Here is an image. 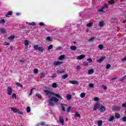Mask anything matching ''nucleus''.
Returning <instances> with one entry per match:
<instances>
[{
    "label": "nucleus",
    "instance_id": "1",
    "mask_svg": "<svg viewBox=\"0 0 126 126\" xmlns=\"http://www.w3.org/2000/svg\"><path fill=\"white\" fill-rule=\"evenodd\" d=\"M44 92L45 93V95L47 96V97H49V98H50V97H52V96L54 95L56 97H57V98H60V99H63V98L61 97L59 94H55L47 90H45Z\"/></svg>",
    "mask_w": 126,
    "mask_h": 126
},
{
    "label": "nucleus",
    "instance_id": "2",
    "mask_svg": "<svg viewBox=\"0 0 126 126\" xmlns=\"http://www.w3.org/2000/svg\"><path fill=\"white\" fill-rule=\"evenodd\" d=\"M7 94L9 95H11L12 93V89L10 87H8L7 88Z\"/></svg>",
    "mask_w": 126,
    "mask_h": 126
},
{
    "label": "nucleus",
    "instance_id": "3",
    "mask_svg": "<svg viewBox=\"0 0 126 126\" xmlns=\"http://www.w3.org/2000/svg\"><path fill=\"white\" fill-rule=\"evenodd\" d=\"M69 83L70 84H73L74 85H76V84H79V82L78 81H75V80L69 81Z\"/></svg>",
    "mask_w": 126,
    "mask_h": 126
},
{
    "label": "nucleus",
    "instance_id": "4",
    "mask_svg": "<svg viewBox=\"0 0 126 126\" xmlns=\"http://www.w3.org/2000/svg\"><path fill=\"white\" fill-rule=\"evenodd\" d=\"M101 107V105L99 103H96L94 107V111H96V110H97V109H99V108H100Z\"/></svg>",
    "mask_w": 126,
    "mask_h": 126
},
{
    "label": "nucleus",
    "instance_id": "5",
    "mask_svg": "<svg viewBox=\"0 0 126 126\" xmlns=\"http://www.w3.org/2000/svg\"><path fill=\"white\" fill-rule=\"evenodd\" d=\"M105 59H106V57L105 56L101 57L99 59L97 60L96 62L97 63H102V62H103L104 60H105Z\"/></svg>",
    "mask_w": 126,
    "mask_h": 126
},
{
    "label": "nucleus",
    "instance_id": "6",
    "mask_svg": "<svg viewBox=\"0 0 126 126\" xmlns=\"http://www.w3.org/2000/svg\"><path fill=\"white\" fill-rule=\"evenodd\" d=\"M85 58V55H81L77 57V60L78 61H80Z\"/></svg>",
    "mask_w": 126,
    "mask_h": 126
},
{
    "label": "nucleus",
    "instance_id": "7",
    "mask_svg": "<svg viewBox=\"0 0 126 126\" xmlns=\"http://www.w3.org/2000/svg\"><path fill=\"white\" fill-rule=\"evenodd\" d=\"M105 8H108V4H105L101 8V9L98 10V11L104 12L103 10L105 9Z\"/></svg>",
    "mask_w": 126,
    "mask_h": 126
},
{
    "label": "nucleus",
    "instance_id": "8",
    "mask_svg": "<svg viewBox=\"0 0 126 126\" xmlns=\"http://www.w3.org/2000/svg\"><path fill=\"white\" fill-rule=\"evenodd\" d=\"M62 63H63V62H61L60 61L54 62V65L55 66H58V65H60V64H62Z\"/></svg>",
    "mask_w": 126,
    "mask_h": 126
},
{
    "label": "nucleus",
    "instance_id": "9",
    "mask_svg": "<svg viewBox=\"0 0 126 126\" xmlns=\"http://www.w3.org/2000/svg\"><path fill=\"white\" fill-rule=\"evenodd\" d=\"M51 101H53V102H55V103H58V102H59V99L56 97H51Z\"/></svg>",
    "mask_w": 126,
    "mask_h": 126
},
{
    "label": "nucleus",
    "instance_id": "10",
    "mask_svg": "<svg viewBox=\"0 0 126 126\" xmlns=\"http://www.w3.org/2000/svg\"><path fill=\"white\" fill-rule=\"evenodd\" d=\"M19 109H17L16 108H14V107H11V111H13V113H17V112L18 111Z\"/></svg>",
    "mask_w": 126,
    "mask_h": 126
},
{
    "label": "nucleus",
    "instance_id": "11",
    "mask_svg": "<svg viewBox=\"0 0 126 126\" xmlns=\"http://www.w3.org/2000/svg\"><path fill=\"white\" fill-rule=\"evenodd\" d=\"M61 106H62V111L64 112V111H65V107H66V105H65V104L62 103L61 104Z\"/></svg>",
    "mask_w": 126,
    "mask_h": 126
},
{
    "label": "nucleus",
    "instance_id": "12",
    "mask_svg": "<svg viewBox=\"0 0 126 126\" xmlns=\"http://www.w3.org/2000/svg\"><path fill=\"white\" fill-rule=\"evenodd\" d=\"M99 110H100V112H105V110H106V108L103 106L100 105Z\"/></svg>",
    "mask_w": 126,
    "mask_h": 126
},
{
    "label": "nucleus",
    "instance_id": "13",
    "mask_svg": "<svg viewBox=\"0 0 126 126\" xmlns=\"http://www.w3.org/2000/svg\"><path fill=\"white\" fill-rule=\"evenodd\" d=\"M60 120V123H61L62 125H64V121L63 120V117H60L59 118Z\"/></svg>",
    "mask_w": 126,
    "mask_h": 126
},
{
    "label": "nucleus",
    "instance_id": "14",
    "mask_svg": "<svg viewBox=\"0 0 126 126\" xmlns=\"http://www.w3.org/2000/svg\"><path fill=\"white\" fill-rule=\"evenodd\" d=\"M49 104L50 106H54L55 105V103L54 102V101L51 100V98H50V100L49 101Z\"/></svg>",
    "mask_w": 126,
    "mask_h": 126
},
{
    "label": "nucleus",
    "instance_id": "15",
    "mask_svg": "<svg viewBox=\"0 0 126 126\" xmlns=\"http://www.w3.org/2000/svg\"><path fill=\"white\" fill-rule=\"evenodd\" d=\"M14 38H15V36L11 35L8 37V40H10V41H13V40H14Z\"/></svg>",
    "mask_w": 126,
    "mask_h": 126
},
{
    "label": "nucleus",
    "instance_id": "16",
    "mask_svg": "<svg viewBox=\"0 0 126 126\" xmlns=\"http://www.w3.org/2000/svg\"><path fill=\"white\" fill-rule=\"evenodd\" d=\"M27 24L28 25H31L32 26H35L36 25V23L35 22H32V23L26 22Z\"/></svg>",
    "mask_w": 126,
    "mask_h": 126
},
{
    "label": "nucleus",
    "instance_id": "17",
    "mask_svg": "<svg viewBox=\"0 0 126 126\" xmlns=\"http://www.w3.org/2000/svg\"><path fill=\"white\" fill-rule=\"evenodd\" d=\"M115 117L116 119H120V118H121V115H120L119 113H116L115 114Z\"/></svg>",
    "mask_w": 126,
    "mask_h": 126
},
{
    "label": "nucleus",
    "instance_id": "18",
    "mask_svg": "<svg viewBox=\"0 0 126 126\" xmlns=\"http://www.w3.org/2000/svg\"><path fill=\"white\" fill-rule=\"evenodd\" d=\"M66 111H67V113L71 112L72 111V107L71 106L68 107Z\"/></svg>",
    "mask_w": 126,
    "mask_h": 126
},
{
    "label": "nucleus",
    "instance_id": "19",
    "mask_svg": "<svg viewBox=\"0 0 126 126\" xmlns=\"http://www.w3.org/2000/svg\"><path fill=\"white\" fill-rule=\"evenodd\" d=\"M12 14V12L11 11H9L8 13L5 15L6 17H9V15H11Z\"/></svg>",
    "mask_w": 126,
    "mask_h": 126
},
{
    "label": "nucleus",
    "instance_id": "20",
    "mask_svg": "<svg viewBox=\"0 0 126 126\" xmlns=\"http://www.w3.org/2000/svg\"><path fill=\"white\" fill-rule=\"evenodd\" d=\"M88 74H93L94 73V70L93 69H90L88 71Z\"/></svg>",
    "mask_w": 126,
    "mask_h": 126
},
{
    "label": "nucleus",
    "instance_id": "21",
    "mask_svg": "<svg viewBox=\"0 0 126 126\" xmlns=\"http://www.w3.org/2000/svg\"><path fill=\"white\" fill-rule=\"evenodd\" d=\"M114 111H120V110H121V107H120V106H115L114 108Z\"/></svg>",
    "mask_w": 126,
    "mask_h": 126
},
{
    "label": "nucleus",
    "instance_id": "22",
    "mask_svg": "<svg viewBox=\"0 0 126 126\" xmlns=\"http://www.w3.org/2000/svg\"><path fill=\"white\" fill-rule=\"evenodd\" d=\"M57 72H58V73H64L65 70L64 69H62V70H58Z\"/></svg>",
    "mask_w": 126,
    "mask_h": 126
},
{
    "label": "nucleus",
    "instance_id": "23",
    "mask_svg": "<svg viewBox=\"0 0 126 126\" xmlns=\"http://www.w3.org/2000/svg\"><path fill=\"white\" fill-rule=\"evenodd\" d=\"M70 49L71 50H72V51H75L76 49H77V48L76 47V46L73 45L70 47Z\"/></svg>",
    "mask_w": 126,
    "mask_h": 126
},
{
    "label": "nucleus",
    "instance_id": "24",
    "mask_svg": "<svg viewBox=\"0 0 126 126\" xmlns=\"http://www.w3.org/2000/svg\"><path fill=\"white\" fill-rule=\"evenodd\" d=\"M24 44L26 47H28V45H29V41H28V40H25Z\"/></svg>",
    "mask_w": 126,
    "mask_h": 126
},
{
    "label": "nucleus",
    "instance_id": "25",
    "mask_svg": "<svg viewBox=\"0 0 126 126\" xmlns=\"http://www.w3.org/2000/svg\"><path fill=\"white\" fill-rule=\"evenodd\" d=\"M99 26L100 27H103L104 26V21H100L99 23Z\"/></svg>",
    "mask_w": 126,
    "mask_h": 126
},
{
    "label": "nucleus",
    "instance_id": "26",
    "mask_svg": "<svg viewBox=\"0 0 126 126\" xmlns=\"http://www.w3.org/2000/svg\"><path fill=\"white\" fill-rule=\"evenodd\" d=\"M0 31L2 34H4L5 33V29L3 28H1L0 29Z\"/></svg>",
    "mask_w": 126,
    "mask_h": 126
},
{
    "label": "nucleus",
    "instance_id": "27",
    "mask_svg": "<svg viewBox=\"0 0 126 126\" xmlns=\"http://www.w3.org/2000/svg\"><path fill=\"white\" fill-rule=\"evenodd\" d=\"M86 95V94L85 93H81L80 96L81 98H84V97H85Z\"/></svg>",
    "mask_w": 126,
    "mask_h": 126
},
{
    "label": "nucleus",
    "instance_id": "28",
    "mask_svg": "<svg viewBox=\"0 0 126 126\" xmlns=\"http://www.w3.org/2000/svg\"><path fill=\"white\" fill-rule=\"evenodd\" d=\"M114 120H115V117L114 116H112L108 119V121L109 122H113Z\"/></svg>",
    "mask_w": 126,
    "mask_h": 126
},
{
    "label": "nucleus",
    "instance_id": "29",
    "mask_svg": "<svg viewBox=\"0 0 126 126\" xmlns=\"http://www.w3.org/2000/svg\"><path fill=\"white\" fill-rule=\"evenodd\" d=\"M27 113H30L31 112V108H30V106H28L27 107Z\"/></svg>",
    "mask_w": 126,
    "mask_h": 126
},
{
    "label": "nucleus",
    "instance_id": "30",
    "mask_svg": "<svg viewBox=\"0 0 126 126\" xmlns=\"http://www.w3.org/2000/svg\"><path fill=\"white\" fill-rule=\"evenodd\" d=\"M74 117L75 118H80V114H78V112H76Z\"/></svg>",
    "mask_w": 126,
    "mask_h": 126
},
{
    "label": "nucleus",
    "instance_id": "31",
    "mask_svg": "<svg viewBox=\"0 0 126 126\" xmlns=\"http://www.w3.org/2000/svg\"><path fill=\"white\" fill-rule=\"evenodd\" d=\"M38 51H39V52H43V51H44L45 49H44V48H43L42 47H38Z\"/></svg>",
    "mask_w": 126,
    "mask_h": 126
},
{
    "label": "nucleus",
    "instance_id": "32",
    "mask_svg": "<svg viewBox=\"0 0 126 126\" xmlns=\"http://www.w3.org/2000/svg\"><path fill=\"white\" fill-rule=\"evenodd\" d=\"M97 124L98 126H102V124H103V122H102V121H98Z\"/></svg>",
    "mask_w": 126,
    "mask_h": 126
},
{
    "label": "nucleus",
    "instance_id": "33",
    "mask_svg": "<svg viewBox=\"0 0 126 126\" xmlns=\"http://www.w3.org/2000/svg\"><path fill=\"white\" fill-rule=\"evenodd\" d=\"M33 49L35 51H37V50H38L39 49V46H38V45H34L33 46Z\"/></svg>",
    "mask_w": 126,
    "mask_h": 126
},
{
    "label": "nucleus",
    "instance_id": "34",
    "mask_svg": "<svg viewBox=\"0 0 126 126\" xmlns=\"http://www.w3.org/2000/svg\"><path fill=\"white\" fill-rule=\"evenodd\" d=\"M57 87H58V85H57V83H54L52 84V87H53V88H57Z\"/></svg>",
    "mask_w": 126,
    "mask_h": 126
},
{
    "label": "nucleus",
    "instance_id": "35",
    "mask_svg": "<svg viewBox=\"0 0 126 126\" xmlns=\"http://www.w3.org/2000/svg\"><path fill=\"white\" fill-rule=\"evenodd\" d=\"M16 85L19 86V87H21V88H23V86H22V85L19 83H16Z\"/></svg>",
    "mask_w": 126,
    "mask_h": 126
},
{
    "label": "nucleus",
    "instance_id": "36",
    "mask_svg": "<svg viewBox=\"0 0 126 126\" xmlns=\"http://www.w3.org/2000/svg\"><path fill=\"white\" fill-rule=\"evenodd\" d=\"M108 2L111 5L114 4V3H115V0H109Z\"/></svg>",
    "mask_w": 126,
    "mask_h": 126
},
{
    "label": "nucleus",
    "instance_id": "37",
    "mask_svg": "<svg viewBox=\"0 0 126 126\" xmlns=\"http://www.w3.org/2000/svg\"><path fill=\"white\" fill-rule=\"evenodd\" d=\"M62 78L63 79H65V78H67V74H64L63 76H62Z\"/></svg>",
    "mask_w": 126,
    "mask_h": 126
},
{
    "label": "nucleus",
    "instance_id": "38",
    "mask_svg": "<svg viewBox=\"0 0 126 126\" xmlns=\"http://www.w3.org/2000/svg\"><path fill=\"white\" fill-rule=\"evenodd\" d=\"M98 48L100 50H103V49L104 48V46H103L102 44H100L98 45Z\"/></svg>",
    "mask_w": 126,
    "mask_h": 126
},
{
    "label": "nucleus",
    "instance_id": "39",
    "mask_svg": "<svg viewBox=\"0 0 126 126\" xmlns=\"http://www.w3.org/2000/svg\"><path fill=\"white\" fill-rule=\"evenodd\" d=\"M65 56L64 55H61L60 57V60H63V59L65 58Z\"/></svg>",
    "mask_w": 126,
    "mask_h": 126
},
{
    "label": "nucleus",
    "instance_id": "40",
    "mask_svg": "<svg viewBox=\"0 0 126 126\" xmlns=\"http://www.w3.org/2000/svg\"><path fill=\"white\" fill-rule=\"evenodd\" d=\"M39 71L38 70V69H34L33 70V73H34L35 74H37V73H38V72Z\"/></svg>",
    "mask_w": 126,
    "mask_h": 126
},
{
    "label": "nucleus",
    "instance_id": "41",
    "mask_svg": "<svg viewBox=\"0 0 126 126\" xmlns=\"http://www.w3.org/2000/svg\"><path fill=\"white\" fill-rule=\"evenodd\" d=\"M71 99V95L70 94L67 95V99L70 100Z\"/></svg>",
    "mask_w": 126,
    "mask_h": 126
},
{
    "label": "nucleus",
    "instance_id": "42",
    "mask_svg": "<svg viewBox=\"0 0 126 126\" xmlns=\"http://www.w3.org/2000/svg\"><path fill=\"white\" fill-rule=\"evenodd\" d=\"M93 24L92 23H89L87 24V27H91L92 26Z\"/></svg>",
    "mask_w": 126,
    "mask_h": 126
},
{
    "label": "nucleus",
    "instance_id": "43",
    "mask_svg": "<svg viewBox=\"0 0 126 126\" xmlns=\"http://www.w3.org/2000/svg\"><path fill=\"white\" fill-rule=\"evenodd\" d=\"M35 88H32L31 90V93L29 94L30 96H31V95H32V93L33 92V91L34 90Z\"/></svg>",
    "mask_w": 126,
    "mask_h": 126
},
{
    "label": "nucleus",
    "instance_id": "44",
    "mask_svg": "<svg viewBox=\"0 0 126 126\" xmlns=\"http://www.w3.org/2000/svg\"><path fill=\"white\" fill-rule=\"evenodd\" d=\"M0 23L3 24L4 23H5V20H4V19H2L0 21Z\"/></svg>",
    "mask_w": 126,
    "mask_h": 126
},
{
    "label": "nucleus",
    "instance_id": "45",
    "mask_svg": "<svg viewBox=\"0 0 126 126\" xmlns=\"http://www.w3.org/2000/svg\"><path fill=\"white\" fill-rule=\"evenodd\" d=\"M102 88H103V89H104V90H107V86H105V85H102L101 86Z\"/></svg>",
    "mask_w": 126,
    "mask_h": 126
},
{
    "label": "nucleus",
    "instance_id": "46",
    "mask_svg": "<svg viewBox=\"0 0 126 126\" xmlns=\"http://www.w3.org/2000/svg\"><path fill=\"white\" fill-rule=\"evenodd\" d=\"M110 67H111V64H108L106 65V69H109V68H110Z\"/></svg>",
    "mask_w": 126,
    "mask_h": 126
},
{
    "label": "nucleus",
    "instance_id": "47",
    "mask_svg": "<svg viewBox=\"0 0 126 126\" xmlns=\"http://www.w3.org/2000/svg\"><path fill=\"white\" fill-rule=\"evenodd\" d=\"M43 77H45V74L44 73H41L40 75V78H43Z\"/></svg>",
    "mask_w": 126,
    "mask_h": 126
},
{
    "label": "nucleus",
    "instance_id": "48",
    "mask_svg": "<svg viewBox=\"0 0 126 126\" xmlns=\"http://www.w3.org/2000/svg\"><path fill=\"white\" fill-rule=\"evenodd\" d=\"M17 113H19L20 115H23V112L20 111L19 109L18 110Z\"/></svg>",
    "mask_w": 126,
    "mask_h": 126
},
{
    "label": "nucleus",
    "instance_id": "49",
    "mask_svg": "<svg viewBox=\"0 0 126 126\" xmlns=\"http://www.w3.org/2000/svg\"><path fill=\"white\" fill-rule=\"evenodd\" d=\"M35 95L36 96V97H37V98H38V99H40L41 97V94H36Z\"/></svg>",
    "mask_w": 126,
    "mask_h": 126
},
{
    "label": "nucleus",
    "instance_id": "50",
    "mask_svg": "<svg viewBox=\"0 0 126 126\" xmlns=\"http://www.w3.org/2000/svg\"><path fill=\"white\" fill-rule=\"evenodd\" d=\"M87 62H89V63H92V59L89 58L87 59Z\"/></svg>",
    "mask_w": 126,
    "mask_h": 126
},
{
    "label": "nucleus",
    "instance_id": "51",
    "mask_svg": "<svg viewBox=\"0 0 126 126\" xmlns=\"http://www.w3.org/2000/svg\"><path fill=\"white\" fill-rule=\"evenodd\" d=\"M89 87H90V88H93V87H94V85L92 83L90 84Z\"/></svg>",
    "mask_w": 126,
    "mask_h": 126
},
{
    "label": "nucleus",
    "instance_id": "52",
    "mask_svg": "<svg viewBox=\"0 0 126 126\" xmlns=\"http://www.w3.org/2000/svg\"><path fill=\"white\" fill-rule=\"evenodd\" d=\"M53 49V45H50L48 47V50H52Z\"/></svg>",
    "mask_w": 126,
    "mask_h": 126
},
{
    "label": "nucleus",
    "instance_id": "53",
    "mask_svg": "<svg viewBox=\"0 0 126 126\" xmlns=\"http://www.w3.org/2000/svg\"><path fill=\"white\" fill-rule=\"evenodd\" d=\"M83 65L87 66L88 65V63L87 62H85L83 63Z\"/></svg>",
    "mask_w": 126,
    "mask_h": 126
},
{
    "label": "nucleus",
    "instance_id": "54",
    "mask_svg": "<svg viewBox=\"0 0 126 126\" xmlns=\"http://www.w3.org/2000/svg\"><path fill=\"white\" fill-rule=\"evenodd\" d=\"M3 45H4V46H9V43L7 42H5L3 43Z\"/></svg>",
    "mask_w": 126,
    "mask_h": 126
},
{
    "label": "nucleus",
    "instance_id": "55",
    "mask_svg": "<svg viewBox=\"0 0 126 126\" xmlns=\"http://www.w3.org/2000/svg\"><path fill=\"white\" fill-rule=\"evenodd\" d=\"M60 50H62V47L59 46L56 48V51H60Z\"/></svg>",
    "mask_w": 126,
    "mask_h": 126
},
{
    "label": "nucleus",
    "instance_id": "56",
    "mask_svg": "<svg viewBox=\"0 0 126 126\" xmlns=\"http://www.w3.org/2000/svg\"><path fill=\"white\" fill-rule=\"evenodd\" d=\"M12 97L14 98V99H15L16 98V94H13L12 95Z\"/></svg>",
    "mask_w": 126,
    "mask_h": 126
},
{
    "label": "nucleus",
    "instance_id": "57",
    "mask_svg": "<svg viewBox=\"0 0 126 126\" xmlns=\"http://www.w3.org/2000/svg\"><path fill=\"white\" fill-rule=\"evenodd\" d=\"M52 78H55V77H57V74H54L51 76Z\"/></svg>",
    "mask_w": 126,
    "mask_h": 126
},
{
    "label": "nucleus",
    "instance_id": "58",
    "mask_svg": "<svg viewBox=\"0 0 126 126\" xmlns=\"http://www.w3.org/2000/svg\"><path fill=\"white\" fill-rule=\"evenodd\" d=\"M121 61H122V62H126V56L124 58L122 59Z\"/></svg>",
    "mask_w": 126,
    "mask_h": 126
},
{
    "label": "nucleus",
    "instance_id": "59",
    "mask_svg": "<svg viewBox=\"0 0 126 126\" xmlns=\"http://www.w3.org/2000/svg\"><path fill=\"white\" fill-rule=\"evenodd\" d=\"M39 25H40V26H44V25H45V24H44L42 22H40V23H39Z\"/></svg>",
    "mask_w": 126,
    "mask_h": 126
},
{
    "label": "nucleus",
    "instance_id": "60",
    "mask_svg": "<svg viewBox=\"0 0 126 126\" xmlns=\"http://www.w3.org/2000/svg\"><path fill=\"white\" fill-rule=\"evenodd\" d=\"M125 77H126V75L124 76L122 79H120V81H123L124 79H125Z\"/></svg>",
    "mask_w": 126,
    "mask_h": 126
},
{
    "label": "nucleus",
    "instance_id": "61",
    "mask_svg": "<svg viewBox=\"0 0 126 126\" xmlns=\"http://www.w3.org/2000/svg\"><path fill=\"white\" fill-rule=\"evenodd\" d=\"M94 100L96 101H98L99 100V98H98L97 97H95L94 98Z\"/></svg>",
    "mask_w": 126,
    "mask_h": 126
},
{
    "label": "nucleus",
    "instance_id": "62",
    "mask_svg": "<svg viewBox=\"0 0 126 126\" xmlns=\"http://www.w3.org/2000/svg\"><path fill=\"white\" fill-rule=\"evenodd\" d=\"M46 40H47V41H51V37H47L46 38Z\"/></svg>",
    "mask_w": 126,
    "mask_h": 126
},
{
    "label": "nucleus",
    "instance_id": "63",
    "mask_svg": "<svg viewBox=\"0 0 126 126\" xmlns=\"http://www.w3.org/2000/svg\"><path fill=\"white\" fill-rule=\"evenodd\" d=\"M123 122H126V117H124L123 118Z\"/></svg>",
    "mask_w": 126,
    "mask_h": 126
},
{
    "label": "nucleus",
    "instance_id": "64",
    "mask_svg": "<svg viewBox=\"0 0 126 126\" xmlns=\"http://www.w3.org/2000/svg\"><path fill=\"white\" fill-rule=\"evenodd\" d=\"M122 107H123L124 108H126V103H123L122 104Z\"/></svg>",
    "mask_w": 126,
    "mask_h": 126
}]
</instances>
